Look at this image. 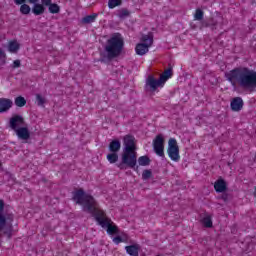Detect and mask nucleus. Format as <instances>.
Wrapping results in <instances>:
<instances>
[{
    "mask_svg": "<svg viewBox=\"0 0 256 256\" xmlns=\"http://www.w3.org/2000/svg\"><path fill=\"white\" fill-rule=\"evenodd\" d=\"M13 107V101L9 98H0V113H7Z\"/></svg>",
    "mask_w": 256,
    "mask_h": 256,
    "instance_id": "13",
    "label": "nucleus"
},
{
    "mask_svg": "<svg viewBox=\"0 0 256 256\" xmlns=\"http://www.w3.org/2000/svg\"><path fill=\"white\" fill-rule=\"evenodd\" d=\"M165 84L160 80V78L157 80L153 75H149L146 79V91H157V87H163Z\"/></svg>",
    "mask_w": 256,
    "mask_h": 256,
    "instance_id": "9",
    "label": "nucleus"
},
{
    "mask_svg": "<svg viewBox=\"0 0 256 256\" xmlns=\"http://www.w3.org/2000/svg\"><path fill=\"white\" fill-rule=\"evenodd\" d=\"M123 241H125V239H123L121 236H116L113 238V243H115V245H119V243H123Z\"/></svg>",
    "mask_w": 256,
    "mask_h": 256,
    "instance_id": "33",
    "label": "nucleus"
},
{
    "mask_svg": "<svg viewBox=\"0 0 256 256\" xmlns=\"http://www.w3.org/2000/svg\"><path fill=\"white\" fill-rule=\"evenodd\" d=\"M205 15V12L201 10V8H197L194 13V20L195 21H203V17Z\"/></svg>",
    "mask_w": 256,
    "mask_h": 256,
    "instance_id": "29",
    "label": "nucleus"
},
{
    "mask_svg": "<svg viewBox=\"0 0 256 256\" xmlns=\"http://www.w3.org/2000/svg\"><path fill=\"white\" fill-rule=\"evenodd\" d=\"M32 13L33 15H35L36 17H39V15H43V13H45V11H47V8L44 7L41 3H32Z\"/></svg>",
    "mask_w": 256,
    "mask_h": 256,
    "instance_id": "15",
    "label": "nucleus"
},
{
    "mask_svg": "<svg viewBox=\"0 0 256 256\" xmlns=\"http://www.w3.org/2000/svg\"><path fill=\"white\" fill-rule=\"evenodd\" d=\"M123 5V0H108L109 9H115V7H120Z\"/></svg>",
    "mask_w": 256,
    "mask_h": 256,
    "instance_id": "28",
    "label": "nucleus"
},
{
    "mask_svg": "<svg viewBox=\"0 0 256 256\" xmlns=\"http://www.w3.org/2000/svg\"><path fill=\"white\" fill-rule=\"evenodd\" d=\"M138 165H140V167H147V166L151 165V158H149V156H147V155L140 156L138 158Z\"/></svg>",
    "mask_w": 256,
    "mask_h": 256,
    "instance_id": "20",
    "label": "nucleus"
},
{
    "mask_svg": "<svg viewBox=\"0 0 256 256\" xmlns=\"http://www.w3.org/2000/svg\"><path fill=\"white\" fill-rule=\"evenodd\" d=\"M153 32H149L148 34H143L141 37L142 43H138L135 47L136 55H147L149 53V47L153 46Z\"/></svg>",
    "mask_w": 256,
    "mask_h": 256,
    "instance_id": "6",
    "label": "nucleus"
},
{
    "mask_svg": "<svg viewBox=\"0 0 256 256\" xmlns=\"http://www.w3.org/2000/svg\"><path fill=\"white\" fill-rule=\"evenodd\" d=\"M201 221L204 227L207 229H211V227H213V220H211L210 215H206Z\"/></svg>",
    "mask_w": 256,
    "mask_h": 256,
    "instance_id": "25",
    "label": "nucleus"
},
{
    "mask_svg": "<svg viewBox=\"0 0 256 256\" xmlns=\"http://www.w3.org/2000/svg\"><path fill=\"white\" fill-rule=\"evenodd\" d=\"M0 167H3V163H1V161H0Z\"/></svg>",
    "mask_w": 256,
    "mask_h": 256,
    "instance_id": "41",
    "label": "nucleus"
},
{
    "mask_svg": "<svg viewBox=\"0 0 256 256\" xmlns=\"http://www.w3.org/2000/svg\"><path fill=\"white\" fill-rule=\"evenodd\" d=\"M123 145L121 162L116 164V166L121 171H125V169L139 171V166H137V144L135 143V136L131 134L125 135L123 137Z\"/></svg>",
    "mask_w": 256,
    "mask_h": 256,
    "instance_id": "3",
    "label": "nucleus"
},
{
    "mask_svg": "<svg viewBox=\"0 0 256 256\" xmlns=\"http://www.w3.org/2000/svg\"><path fill=\"white\" fill-rule=\"evenodd\" d=\"M31 11H32V8L27 4V2L20 4V13L22 15H29Z\"/></svg>",
    "mask_w": 256,
    "mask_h": 256,
    "instance_id": "23",
    "label": "nucleus"
},
{
    "mask_svg": "<svg viewBox=\"0 0 256 256\" xmlns=\"http://www.w3.org/2000/svg\"><path fill=\"white\" fill-rule=\"evenodd\" d=\"M15 5H23V3H27V0H13Z\"/></svg>",
    "mask_w": 256,
    "mask_h": 256,
    "instance_id": "38",
    "label": "nucleus"
},
{
    "mask_svg": "<svg viewBox=\"0 0 256 256\" xmlns=\"http://www.w3.org/2000/svg\"><path fill=\"white\" fill-rule=\"evenodd\" d=\"M117 17L119 19H127V17H131V12L127 8H121L118 10Z\"/></svg>",
    "mask_w": 256,
    "mask_h": 256,
    "instance_id": "21",
    "label": "nucleus"
},
{
    "mask_svg": "<svg viewBox=\"0 0 256 256\" xmlns=\"http://www.w3.org/2000/svg\"><path fill=\"white\" fill-rule=\"evenodd\" d=\"M221 199H222V201H223L224 203H227V201H229V194L223 193V194L221 195Z\"/></svg>",
    "mask_w": 256,
    "mask_h": 256,
    "instance_id": "36",
    "label": "nucleus"
},
{
    "mask_svg": "<svg viewBox=\"0 0 256 256\" xmlns=\"http://www.w3.org/2000/svg\"><path fill=\"white\" fill-rule=\"evenodd\" d=\"M125 251L130 256H139V251H141V245L132 244L125 247Z\"/></svg>",
    "mask_w": 256,
    "mask_h": 256,
    "instance_id": "14",
    "label": "nucleus"
},
{
    "mask_svg": "<svg viewBox=\"0 0 256 256\" xmlns=\"http://www.w3.org/2000/svg\"><path fill=\"white\" fill-rule=\"evenodd\" d=\"M5 200L0 199V247H1V231H4L5 227H7V221H9V227L4 231V235L8 236V239H11L13 233V219L15 216L13 214H5Z\"/></svg>",
    "mask_w": 256,
    "mask_h": 256,
    "instance_id": "5",
    "label": "nucleus"
},
{
    "mask_svg": "<svg viewBox=\"0 0 256 256\" xmlns=\"http://www.w3.org/2000/svg\"><path fill=\"white\" fill-rule=\"evenodd\" d=\"M53 0H41V5H43V7H49L53 2Z\"/></svg>",
    "mask_w": 256,
    "mask_h": 256,
    "instance_id": "35",
    "label": "nucleus"
},
{
    "mask_svg": "<svg viewBox=\"0 0 256 256\" xmlns=\"http://www.w3.org/2000/svg\"><path fill=\"white\" fill-rule=\"evenodd\" d=\"M106 158L109 161V163L114 164L119 161V154H117V152H111L107 154Z\"/></svg>",
    "mask_w": 256,
    "mask_h": 256,
    "instance_id": "24",
    "label": "nucleus"
},
{
    "mask_svg": "<svg viewBox=\"0 0 256 256\" xmlns=\"http://www.w3.org/2000/svg\"><path fill=\"white\" fill-rule=\"evenodd\" d=\"M202 27H210L208 20H201Z\"/></svg>",
    "mask_w": 256,
    "mask_h": 256,
    "instance_id": "39",
    "label": "nucleus"
},
{
    "mask_svg": "<svg viewBox=\"0 0 256 256\" xmlns=\"http://www.w3.org/2000/svg\"><path fill=\"white\" fill-rule=\"evenodd\" d=\"M151 177H153V171H151L149 169L143 170V172H142L143 181H149V179H151Z\"/></svg>",
    "mask_w": 256,
    "mask_h": 256,
    "instance_id": "30",
    "label": "nucleus"
},
{
    "mask_svg": "<svg viewBox=\"0 0 256 256\" xmlns=\"http://www.w3.org/2000/svg\"><path fill=\"white\" fill-rule=\"evenodd\" d=\"M14 103L16 107H25V105H27V100H25L23 96H18L15 98Z\"/></svg>",
    "mask_w": 256,
    "mask_h": 256,
    "instance_id": "27",
    "label": "nucleus"
},
{
    "mask_svg": "<svg viewBox=\"0 0 256 256\" xmlns=\"http://www.w3.org/2000/svg\"><path fill=\"white\" fill-rule=\"evenodd\" d=\"M122 239H124V240H122V243H127L129 241V236L123 235Z\"/></svg>",
    "mask_w": 256,
    "mask_h": 256,
    "instance_id": "40",
    "label": "nucleus"
},
{
    "mask_svg": "<svg viewBox=\"0 0 256 256\" xmlns=\"http://www.w3.org/2000/svg\"><path fill=\"white\" fill-rule=\"evenodd\" d=\"M208 23L210 27H212V29H215V27H217V20H215V18H212V17L209 18Z\"/></svg>",
    "mask_w": 256,
    "mask_h": 256,
    "instance_id": "32",
    "label": "nucleus"
},
{
    "mask_svg": "<svg viewBox=\"0 0 256 256\" xmlns=\"http://www.w3.org/2000/svg\"><path fill=\"white\" fill-rule=\"evenodd\" d=\"M20 48L21 45L18 44L17 41H11L8 45V51H10V53H17Z\"/></svg>",
    "mask_w": 256,
    "mask_h": 256,
    "instance_id": "22",
    "label": "nucleus"
},
{
    "mask_svg": "<svg viewBox=\"0 0 256 256\" xmlns=\"http://www.w3.org/2000/svg\"><path fill=\"white\" fill-rule=\"evenodd\" d=\"M72 200L76 202V205H82V211L92 214L97 224L102 229H107L108 235H119V227L110 218H107L105 211L97 208L95 198L85 193L83 188L76 189L72 192Z\"/></svg>",
    "mask_w": 256,
    "mask_h": 256,
    "instance_id": "1",
    "label": "nucleus"
},
{
    "mask_svg": "<svg viewBox=\"0 0 256 256\" xmlns=\"http://www.w3.org/2000/svg\"><path fill=\"white\" fill-rule=\"evenodd\" d=\"M9 127L12 128L13 131H17L21 129V127H25V118L21 115H14L10 118Z\"/></svg>",
    "mask_w": 256,
    "mask_h": 256,
    "instance_id": "10",
    "label": "nucleus"
},
{
    "mask_svg": "<svg viewBox=\"0 0 256 256\" xmlns=\"http://www.w3.org/2000/svg\"><path fill=\"white\" fill-rule=\"evenodd\" d=\"M48 11L49 13H52V15H55L61 12V7L56 3H52L51 5L48 6Z\"/></svg>",
    "mask_w": 256,
    "mask_h": 256,
    "instance_id": "26",
    "label": "nucleus"
},
{
    "mask_svg": "<svg viewBox=\"0 0 256 256\" xmlns=\"http://www.w3.org/2000/svg\"><path fill=\"white\" fill-rule=\"evenodd\" d=\"M243 105H244L243 98L234 97L231 100L230 109H231V111L239 112V111H241V109H243Z\"/></svg>",
    "mask_w": 256,
    "mask_h": 256,
    "instance_id": "11",
    "label": "nucleus"
},
{
    "mask_svg": "<svg viewBox=\"0 0 256 256\" xmlns=\"http://www.w3.org/2000/svg\"><path fill=\"white\" fill-rule=\"evenodd\" d=\"M36 101L39 107H43L46 103L45 98L41 94H36Z\"/></svg>",
    "mask_w": 256,
    "mask_h": 256,
    "instance_id": "31",
    "label": "nucleus"
},
{
    "mask_svg": "<svg viewBox=\"0 0 256 256\" xmlns=\"http://www.w3.org/2000/svg\"><path fill=\"white\" fill-rule=\"evenodd\" d=\"M214 189L216 193H225L227 191V182L223 179H218L214 183Z\"/></svg>",
    "mask_w": 256,
    "mask_h": 256,
    "instance_id": "16",
    "label": "nucleus"
},
{
    "mask_svg": "<svg viewBox=\"0 0 256 256\" xmlns=\"http://www.w3.org/2000/svg\"><path fill=\"white\" fill-rule=\"evenodd\" d=\"M7 63V56L0 58V67H3Z\"/></svg>",
    "mask_w": 256,
    "mask_h": 256,
    "instance_id": "37",
    "label": "nucleus"
},
{
    "mask_svg": "<svg viewBox=\"0 0 256 256\" xmlns=\"http://www.w3.org/2000/svg\"><path fill=\"white\" fill-rule=\"evenodd\" d=\"M123 47H125V40L120 33H114L107 41L104 47V52L101 53L100 62L107 63V61H113L123 53Z\"/></svg>",
    "mask_w": 256,
    "mask_h": 256,
    "instance_id": "4",
    "label": "nucleus"
},
{
    "mask_svg": "<svg viewBox=\"0 0 256 256\" xmlns=\"http://www.w3.org/2000/svg\"><path fill=\"white\" fill-rule=\"evenodd\" d=\"M153 150L158 157H165V138H163V134H158L154 138Z\"/></svg>",
    "mask_w": 256,
    "mask_h": 256,
    "instance_id": "8",
    "label": "nucleus"
},
{
    "mask_svg": "<svg viewBox=\"0 0 256 256\" xmlns=\"http://www.w3.org/2000/svg\"><path fill=\"white\" fill-rule=\"evenodd\" d=\"M98 16H99V14H97V13H93L92 15H87L84 18H82L81 23H83L84 25H89L91 23H95V19H97Z\"/></svg>",
    "mask_w": 256,
    "mask_h": 256,
    "instance_id": "19",
    "label": "nucleus"
},
{
    "mask_svg": "<svg viewBox=\"0 0 256 256\" xmlns=\"http://www.w3.org/2000/svg\"><path fill=\"white\" fill-rule=\"evenodd\" d=\"M11 67H12V69H19V67H21V60H14Z\"/></svg>",
    "mask_w": 256,
    "mask_h": 256,
    "instance_id": "34",
    "label": "nucleus"
},
{
    "mask_svg": "<svg viewBox=\"0 0 256 256\" xmlns=\"http://www.w3.org/2000/svg\"><path fill=\"white\" fill-rule=\"evenodd\" d=\"M108 149L110 153H119L121 151V141L119 139L112 140L108 145Z\"/></svg>",
    "mask_w": 256,
    "mask_h": 256,
    "instance_id": "17",
    "label": "nucleus"
},
{
    "mask_svg": "<svg viewBox=\"0 0 256 256\" xmlns=\"http://www.w3.org/2000/svg\"><path fill=\"white\" fill-rule=\"evenodd\" d=\"M225 79L231 83L234 89L240 87L244 91L253 93L256 89V71L247 67H236L229 72H225Z\"/></svg>",
    "mask_w": 256,
    "mask_h": 256,
    "instance_id": "2",
    "label": "nucleus"
},
{
    "mask_svg": "<svg viewBox=\"0 0 256 256\" xmlns=\"http://www.w3.org/2000/svg\"><path fill=\"white\" fill-rule=\"evenodd\" d=\"M173 77V67H169L160 75V81L165 85Z\"/></svg>",
    "mask_w": 256,
    "mask_h": 256,
    "instance_id": "18",
    "label": "nucleus"
},
{
    "mask_svg": "<svg viewBox=\"0 0 256 256\" xmlns=\"http://www.w3.org/2000/svg\"><path fill=\"white\" fill-rule=\"evenodd\" d=\"M167 153L171 161H175L177 163L179 159H181V156H179V145L175 138L169 139Z\"/></svg>",
    "mask_w": 256,
    "mask_h": 256,
    "instance_id": "7",
    "label": "nucleus"
},
{
    "mask_svg": "<svg viewBox=\"0 0 256 256\" xmlns=\"http://www.w3.org/2000/svg\"><path fill=\"white\" fill-rule=\"evenodd\" d=\"M15 133L18 139H22V141H28L31 139V133L29 132V128L22 126L18 130H15Z\"/></svg>",
    "mask_w": 256,
    "mask_h": 256,
    "instance_id": "12",
    "label": "nucleus"
}]
</instances>
